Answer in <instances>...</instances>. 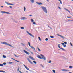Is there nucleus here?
Segmentation results:
<instances>
[{
  "instance_id": "5701e85b",
  "label": "nucleus",
  "mask_w": 73,
  "mask_h": 73,
  "mask_svg": "<svg viewBox=\"0 0 73 73\" xmlns=\"http://www.w3.org/2000/svg\"><path fill=\"white\" fill-rule=\"evenodd\" d=\"M40 65L41 66V67H42V68H44V65L42 64H40Z\"/></svg>"
},
{
  "instance_id": "c9c22d12",
  "label": "nucleus",
  "mask_w": 73,
  "mask_h": 73,
  "mask_svg": "<svg viewBox=\"0 0 73 73\" xmlns=\"http://www.w3.org/2000/svg\"><path fill=\"white\" fill-rule=\"evenodd\" d=\"M18 72H21V71L19 70V68H18L17 70Z\"/></svg>"
},
{
  "instance_id": "58836bf2",
  "label": "nucleus",
  "mask_w": 73,
  "mask_h": 73,
  "mask_svg": "<svg viewBox=\"0 0 73 73\" xmlns=\"http://www.w3.org/2000/svg\"><path fill=\"white\" fill-rule=\"evenodd\" d=\"M3 66V64H0V66Z\"/></svg>"
},
{
  "instance_id": "de8ad7c7",
  "label": "nucleus",
  "mask_w": 73,
  "mask_h": 73,
  "mask_svg": "<svg viewBox=\"0 0 73 73\" xmlns=\"http://www.w3.org/2000/svg\"><path fill=\"white\" fill-rule=\"evenodd\" d=\"M58 8H59V9H60V10H61V7H58Z\"/></svg>"
},
{
  "instance_id": "ea45409f",
  "label": "nucleus",
  "mask_w": 73,
  "mask_h": 73,
  "mask_svg": "<svg viewBox=\"0 0 73 73\" xmlns=\"http://www.w3.org/2000/svg\"><path fill=\"white\" fill-rule=\"evenodd\" d=\"M33 24H34V25H36V23H35V22H33Z\"/></svg>"
},
{
  "instance_id": "052dcab7",
  "label": "nucleus",
  "mask_w": 73,
  "mask_h": 73,
  "mask_svg": "<svg viewBox=\"0 0 73 73\" xmlns=\"http://www.w3.org/2000/svg\"><path fill=\"white\" fill-rule=\"evenodd\" d=\"M48 1H49L48 0Z\"/></svg>"
},
{
  "instance_id": "c03bdc74",
  "label": "nucleus",
  "mask_w": 73,
  "mask_h": 73,
  "mask_svg": "<svg viewBox=\"0 0 73 73\" xmlns=\"http://www.w3.org/2000/svg\"><path fill=\"white\" fill-rule=\"evenodd\" d=\"M1 72H3V73H5V72L4 71L1 70Z\"/></svg>"
},
{
  "instance_id": "7c9ffc66",
  "label": "nucleus",
  "mask_w": 73,
  "mask_h": 73,
  "mask_svg": "<svg viewBox=\"0 0 73 73\" xmlns=\"http://www.w3.org/2000/svg\"><path fill=\"white\" fill-rule=\"evenodd\" d=\"M13 60H15V61H16L17 62H20L19 61H18L17 60L15 59H13Z\"/></svg>"
},
{
  "instance_id": "37998d69",
  "label": "nucleus",
  "mask_w": 73,
  "mask_h": 73,
  "mask_svg": "<svg viewBox=\"0 0 73 73\" xmlns=\"http://www.w3.org/2000/svg\"><path fill=\"white\" fill-rule=\"evenodd\" d=\"M59 1H60V4H62V2H61V1L60 0Z\"/></svg>"
},
{
  "instance_id": "6e6d98bb",
  "label": "nucleus",
  "mask_w": 73,
  "mask_h": 73,
  "mask_svg": "<svg viewBox=\"0 0 73 73\" xmlns=\"http://www.w3.org/2000/svg\"><path fill=\"white\" fill-rule=\"evenodd\" d=\"M26 72H27V73H28V71H26Z\"/></svg>"
},
{
  "instance_id": "9d476101",
  "label": "nucleus",
  "mask_w": 73,
  "mask_h": 73,
  "mask_svg": "<svg viewBox=\"0 0 73 73\" xmlns=\"http://www.w3.org/2000/svg\"><path fill=\"white\" fill-rule=\"evenodd\" d=\"M23 52L25 53H26V54H27L28 55H29V53L27 51H25V50H23Z\"/></svg>"
},
{
  "instance_id": "a19ab883",
  "label": "nucleus",
  "mask_w": 73,
  "mask_h": 73,
  "mask_svg": "<svg viewBox=\"0 0 73 73\" xmlns=\"http://www.w3.org/2000/svg\"><path fill=\"white\" fill-rule=\"evenodd\" d=\"M69 68H73V66H69Z\"/></svg>"
},
{
  "instance_id": "2eb2a0df",
  "label": "nucleus",
  "mask_w": 73,
  "mask_h": 73,
  "mask_svg": "<svg viewBox=\"0 0 73 73\" xmlns=\"http://www.w3.org/2000/svg\"><path fill=\"white\" fill-rule=\"evenodd\" d=\"M21 20H27V18L25 17H22L21 18Z\"/></svg>"
},
{
  "instance_id": "393cba45",
  "label": "nucleus",
  "mask_w": 73,
  "mask_h": 73,
  "mask_svg": "<svg viewBox=\"0 0 73 73\" xmlns=\"http://www.w3.org/2000/svg\"><path fill=\"white\" fill-rule=\"evenodd\" d=\"M13 62H9V64H13Z\"/></svg>"
},
{
  "instance_id": "f8f14e48",
  "label": "nucleus",
  "mask_w": 73,
  "mask_h": 73,
  "mask_svg": "<svg viewBox=\"0 0 73 73\" xmlns=\"http://www.w3.org/2000/svg\"><path fill=\"white\" fill-rule=\"evenodd\" d=\"M61 70H62V71H63V72H67L69 71V70L65 69H62Z\"/></svg>"
},
{
  "instance_id": "cd10ccee",
  "label": "nucleus",
  "mask_w": 73,
  "mask_h": 73,
  "mask_svg": "<svg viewBox=\"0 0 73 73\" xmlns=\"http://www.w3.org/2000/svg\"><path fill=\"white\" fill-rule=\"evenodd\" d=\"M50 37L51 38H54V36H50Z\"/></svg>"
},
{
  "instance_id": "f03ea898",
  "label": "nucleus",
  "mask_w": 73,
  "mask_h": 73,
  "mask_svg": "<svg viewBox=\"0 0 73 73\" xmlns=\"http://www.w3.org/2000/svg\"><path fill=\"white\" fill-rule=\"evenodd\" d=\"M41 7L45 13H48V10H47L46 7L44 6H41Z\"/></svg>"
},
{
  "instance_id": "f257e3e1",
  "label": "nucleus",
  "mask_w": 73,
  "mask_h": 73,
  "mask_svg": "<svg viewBox=\"0 0 73 73\" xmlns=\"http://www.w3.org/2000/svg\"><path fill=\"white\" fill-rule=\"evenodd\" d=\"M40 56L38 55H37V57L40 59H41V60H42L43 59L44 60V61H46V58L42 54H41Z\"/></svg>"
},
{
  "instance_id": "09e8293b",
  "label": "nucleus",
  "mask_w": 73,
  "mask_h": 73,
  "mask_svg": "<svg viewBox=\"0 0 73 73\" xmlns=\"http://www.w3.org/2000/svg\"><path fill=\"white\" fill-rule=\"evenodd\" d=\"M69 21H73V19L69 20Z\"/></svg>"
},
{
  "instance_id": "9b49d317",
  "label": "nucleus",
  "mask_w": 73,
  "mask_h": 73,
  "mask_svg": "<svg viewBox=\"0 0 73 73\" xmlns=\"http://www.w3.org/2000/svg\"><path fill=\"white\" fill-rule=\"evenodd\" d=\"M27 58L28 61L29 62V63H30V64H33L32 62H31V60H30V59H29V58Z\"/></svg>"
},
{
  "instance_id": "473e14b6",
  "label": "nucleus",
  "mask_w": 73,
  "mask_h": 73,
  "mask_svg": "<svg viewBox=\"0 0 73 73\" xmlns=\"http://www.w3.org/2000/svg\"><path fill=\"white\" fill-rule=\"evenodd\" d=\"M67 18H68V19H69L70 18H72V16H70V17L67 16Z\"/></svg>"
},
{
  "instance_id": "a18cd8bd",
  "label": "nucleus",
  "mask_w": 73,
  "mask_h": 73,
  "mask_svg": "<svg viewBox=\"0 0 73 73\" xmlns=\"http://www.w3.org/2000/svg\"><path fill=\"white\" fill-rule=\"evenodd\" d=\"M14 56H15L16 57H17H17H18V56H17V55H16V54H14Z\"/></svg>"
},
{
  "instance_id": "412c9836",
  "label": "nucleus",
  "mask_w": 73,
  "mask_h": 73,
  "mask_svg": "<svg viewBox=\"0 0 73 73\" xmlns=\"http://www.w3.org/2000/svg\"><path fill=\"white\" fill-rule=\"evenodd\" d=\"M24 11L25 12L26 11V7H24Z\"/></svg>"
},
{
  "instance_id": "6ab92c4d",
  "label": "nucleus",
  "mask_w": 73,
  "mask_h": 73,
  "mask_svg": "<svg viewBox=\"0 0 73 73\" xmlns=\"http://www.w3.org/2000/svg\"><path fill=\"white\" fill-rule=\"evenodd\" d=\"M64 9H65V10H66V11H68V12H69V13H70V11H69V10L65 8Z\"/></svg>"
},
{
  "instance_id": "0eeeda50",
  "label": "nucleus",
  "mask_w": 73,
  "mask_h": 73,
  "mask_svg": "<svg viewBox=\"0 0 73 73\" xmlns=\"http://www.w3.org/2000/svg\"><path fill=\"white\" fill-rule=\"evenodd\" d=\"M28 44L29 46H30L31 48H32V49H33L35 51V48L32 46H31V44H30V42H28Z\"/></svg>"
},
{
  "instance_id": "49530a36",
  "label": "nucleus",
  "mask_w": 73,
  "mask_h": 73,
  "mask_svg": "<svg viewBox=\"0 0 73 73\" xmlns=\"http://www.w3.org/2000/svg\"><path fill=\"white\" fill-rule=\"evenodd\" d=\"M60 49H62V50H65V49L64 48H61Z\"/></svg>"
},
{
  "instance_id": "f3484780",
  "label": "nucleus",
  "mask_w": 73,
  "mask_h": 73,
  "mask_svg": "<svg viewBox=\"0 0 73 73\" xmlns=\"http://www.w3.org/2000/svg\"><path fill=\"white\" fill-rule=\"evenodd\" d=\"M24 66L25 67V68H26V69H27V70H29V71H30V70L29 69V68H28L25 65H24Z\"/></svg>"
},
{
  "instance_id": "603ef678",
  "label": "nucleus",
  "mask_w": 73,
  "mask_h": 73,
  "mask_svg": "<svg viewBox=\"0 0 73 73\" xmlns=\"http://www.w3.org/2000/svg\"><path fill=\"white\" fill-rule=\"evenodd\" d=\"M1 8H3V7H4V6H1Z\"/></svg>"
},
{
  "instance_id": "13d9d810",
  "label": "nucleus",
  "mask_w": 73,
  "mask_h": 73,
  "mask_svg": "<svg viewBox=\"0 0 73 73\" xmlns=\"http://www.w3.org/2000/svg\"><path fill=\"white\" fill-rule=\"evenodd\" d=\"M71 0V1H73V0Z\"/></svg>"
},
{
  "instance_id": "5fc2aeb1",
  "label": "nucleus",
  "mask_w": 73,
  "mask_h": 73,
  "mask_svg": "<svg viewBox=\"0 0 73 73\" xmlns=\"http://www.w3.org/2000/svg\"><path fill=\"white\" fill-rule=\"evenodd\" d=\"M29 16H32V15H30Z\"/></svg>"
},
{
  "instance_id": "6e6552de",
  "label": "nucleus",
  "mask_w": 73,
  "mask_h": 73,
  "mask_svg": "<svg viewBox=\"0 0 73 73\" xmlns=\"http://www.w3.org/2000/svg\"><path fill=\"white\" fill-rule=\"evenodd\" d=\"M5 3L8 5H14V4L9 3L7 1H5Z\"/></svg>"
},
{
  "instance_id": "20e7f679",
  "label": "nucleus",
  "mask_w": 73,
  "mask_h": 73,
  "mask_svg": "<svg viewBox=\"0 0 73 73\" xmlns=\"http://www.w3.org/2000/svg\"><path fill=\"white\" fill-rule=\"evenodd\" d=\"M26 33H27V34H28V35H29L31 37H33V38H35V36H34V35H33L32 34L29 33V32L28 31H27Z\"/></svg>"
},
{
  "instance_id": "864d4df0",
  "label": "nucleus",
  "mask_w": 73,
  "mask_h": 73,
  "mask_svg": "<svg viewBox=\"0 0 73 73\" xmlns=\"http://www.w3.org/2000/svg\"><path fill=\"white\" fill-rule=\"evenodd\" d=\"M15 23H17V21H15Z\"/></svg>"
},
{
  "instance_id": "b1692460",
  "label": "nucleus",
  "mask_w": 73,
  "mask_h": 73,
  "mask_svg": "<svg viewBox=\"0 0 73 73\" xmlns=\"http://www.w3.org/2000/svg\"><path fill=\"white\" fill-rule=\"evenodd\" d=\"M3 58H6L7 57L6 56L4 55H3Z\"/></svg>"
},
{
  "instance_id": "c756f323",
  "label": "nucleus",
  "mask_w": 73,
  "mask_h": 73,
  "mask_svg": "<svg viewBox=\"0 0 73 73\" xmlns=\"http://www.w3.org/2000/svg\"><path fill=\"white\" fill-rule=\"evenodd\" d=\"M31 22H32V23L34 22V20H33V19H31Z\"/></svg>"
},
{
  "instance_id": "423d86ee",
  "label": "nucleus",
  "mask_w": 73,
  "mask_h": 73,
  "mask_svg": "<svg viewBox=\"0 0 73 73\" xmlns=\"http://www.w3.org/2000/svg\"><path fill=\"white\" fill-rule=\"evenodd\" d=\"M58 36H59V37H60L61 38H62V39H65V37H64V36H62L61 35H60L59 34H57L56 35Z\"/></svg>"
},
{
  "instance_id": "f704fd0d",
  "label": "nucleus",
  "mask_w": 73,
  "mask_h": 73,
  "mask_svg": "<svg viewBox=\"0 0 73 73\" xmlns=\"http://www.w3.org/2000/svg\"><path fill=\"white\" fill-rule=\"evenodd\" d=\"M52 72H53L54 73H56V71L54 70H52Z\"/></svg>"
},
{
  "instance_id": "72a5a7b5",
  "label": "nucleus",
  "mask_w": 73,
  "mask_h": 73,
  "mask_svg": "<svg viewBox=\"0 0 73 73\" xmlns=\"http://www.w3.org/2000/svg\"><path fill=\"white\" fill-rule=\"evenodd\" d=\"M48 62L49 64H50V63H51V62H52V61L49 60L48 61Z\"/></svg>"
},
{
  "instance_id": "1a4fd4ad",
  "label": "nucleus",
  "mask_w": 73,
  "mask_h": 73,
  "mask_svg": "<svg viewBox=\"0 0 73 73\" xmlns=\"http://www.w3.org/2000/svg\"><path fill=\"white\" fill-rule=\"evenodd\" d=\"M1 13H6L7 14H11L10 13L5 11H1Z\"/></svg>"
},
{
  "instance_id": "a211bd4d",
  "label": "nucleus",
  "mask_w": 73,
  "mask_h": 73,
  "mask_svg": "<svg viewBox=\"0 0 73 73\" xmlns=\"http://www.w3.org/2000/svg\"><path fill=\"white\" fill-rule=\"evenodd\" d=\"M30 2L31 3H35V0H30Z\"/></svg>"
},
{
  "instance_id": "4d7b16f0",
  "label": "nucleus",
  "mask_w": 73,
  "mask_h": 73,
  "mask_svg": "<svg viewBox=\"0 0 73 73\" xmlns=\"http://www.w3.org/2000/svg\"><path fill=\"white\" fill-rule=\"evenodd\" d=\"M58 0V1H61L60 0Z\"/></svg>"
},
{
  "instance_id": "4be33fe9",
  "label": "nucleus",
  "mask_w": 73,
  "mask_h": 73,
  "mask_svg": "<svg viewBox=\"0 0 73 73\" xmlns=\"http://www.w3.org/2000/svg\"><path fill=\"white\" fill-rule=\"evenodd\" d=\"M37 49L39 52H41V50L38 47H37Z\"/></svg>"
},
{
  "instance_id": "c85d7f7f",
  "label": "nucleus",
  "mask_w": 73,
  "mask_h": 73,
  "mask_svg": "<svg viewBox=\"0 0 73 73\" xmlns=\"http://www.w3.org/2000/svg\"><path fill=\"white\" fill-rule=\"evenodd\" d=\"M58 47L59 49H61V48L60 47V44H58Z\"/></svg>"
},
{
  "instance_id": "bb28decb",
  "label": "nucleus",
  "mask_w": 73,
  "mask_h": 73,
  "mask_svg": "<svg viewBox=\"0 0 73 73\" xmlns=\"http://www.w3.org/2000/svg\"><path fill=\"white\" fill-rule=\"evenodd\" d=\"M20 28L21 29H24V27H21Z\"/></svg>"
},
{
  "instance_id": "bf43d9fd",
  "label": "nucleus",
  "mask_w": 73,
  "mask_h": 73,
  "mask_svg": "<svg viewBox=\"0 0 73 73\" xmlns=\"http://www.w3.org/2000/svg\"><path fill=\"white\" fill-rule=\"evenodd\" d=\"M1 72V71H0V72Z\"/></svg>"
},
{
  "instance_id": "aec40b11",
  "label": "nucleus",
  "mask_w": 73,
  "mask_h": 73,
  "mask_svg": "<svg viewBox=\"0 0 73 73\" xmlns=\"http://www.w3.org/2000/svg\"><path fill=\"white\" fill-rule=\"evenodd\" d=\"M21 45H22V46H25V44L24 43H21Z\"/></svg>"
},
{
  "instance_id": "79ce46f5",
  "label": "nucleus",
  "mask_w": 73,
  "mask_h": 73,
  "mask_svg": "<svg viewBox=\"0 0 73 73\" xmlns=\"http://www.w3.org/2000/svg\"><path fill=\"white\" fill-rule=\"evenodd\" d=\"M70 45H71V46H73V45L72 44V43L71 42H70Z\"/></svg>"
},
{
  "instance_id": "a878e982",
  "label": "nucleus",
  "mask_w": 73,
  "mask_h": 73,
  "mask_svg": "<svg viewBox=\"0 0 73 73\" xmlns=\"http://www.w3.org/2000/svg\"><path fill=\"white\" fill-rule=\"evenodd\" d=\"M38 38L40 41H41V38H40V37H38Z\"/></svg>"
},
{
  "instance_id": "7ed1b4c3",
  "label": "nucleus",
  "mask_w": 73,
  "mask_h": 73,
  "mask_svg": "<svg viewBox=\"0 0 73 73\" xmlns=\"http://www.w3.org/2000/svg\"><path fill=\"white\" fill-rule=\"evenodd\" d=\"M1 43L2 44H4V45H8V46H10V47H12V48H13V46H12V45H11L10 44L8 43L7 42H1Z\"/></svg>"
},
{
  "instance_id": "2f4dec72",
  "label": "nucleus",
  "mask_w": 73,
  "mask_h": 73,
  "mask_svg": "<svg viewBox=\"0 0 73 73\" xmlns=\"http://www.w3.org/2000/svg\"><path fill=\"white\" fill-rule=\"evenodd\" d=\"M33 63H34V64H37V62L35 61H33Z\"/></svg>"
},
{
  "instance_id": "e433bc0d",
  "label": "nucleus",
  "mask_w": 73,
  "mask_h": 73,
  "mask_svg": "<svg viewBox=\"0 0 73 73\" xmlns=\"http://www.w3.org/2000/svg\"><path fill=\"white\" fill-rule=\"evenodd\" d=\"M45 40L46 41H48V38H46L45 39Z\"/></svg>"
},
{
  "instance_id": "ddd939ff",
  "label": "nucleus",
  "mask_w": 73,
  "mask_h": 73,
  "mask_svg": "<svg viewBox=\"0 0 73 73\" xmlns=\"http://www.w3.org/2000/svg\"><path fill=\"white\" fill-rule=\"evenodd\" d=\"M36 4H38V5H42V4H43V3H42L41 2H36Z\"/></svg>"
},
{
  "instance_id": "3c124183",
  "label": "nucleus",
  "mask_w": 73,
  "mask_h": 73,
  "mask_svg": "<svg viewBox=\"0 0 73 73\" xmlns=\"http://www.w3.org/2000/svg\"><path fill=\"white\" fill-rule=\"evenodd\" d=\"M48 27H49L50 28V29H52V28H51V27H49V26H48Z\"/></svg>"
},
{
  "instance_id": "4468645a",
  "label": "nucleus",
  "mask_w": 73,
  "mask_h": 73,
  "mask_svg": "<svg viewBox=\"0 0 73 73\" xmlns=\"http://www.w3.org/2000/svg\"><path fill=\"white\" fill-rule=\"evenodd\" d=\"M25 48V49H26V50H27L28 51H29V52H30V53H31V54H33V52H31L30 50H29L28 49V48Z\"/></svg>"
},
{
  "instance_id": "4c0bfd02",
  "label": "nucleus",
  "mask_w": 73,
  "mask_h": 73,
  "mask_svg": "<svg viewBox=\"0 0 73 73\" xmlns=\"http://www.w3.org/2000/svg\"><path fill=\"white\" fill-rule=\"evenodd\" d=\"M3 65H7V63L5 62L4 63H3Z\"/></svg>"
},
{
  "instance_id": "680f3d73",
  "label": "nucleus",
  "mask_w": 73,
  "mask_h": 73,
  "mask_svg": "<svg viewBox=\"0 0 73 73\" xmlns=\"http://www.w3.org/2000/svg\"><path fill=\"white\" fill-rule=\"evenodd\" d=\"M12 59L13 60V58H12Z\"/></svg>"
},
{
  "instance_id": "8fccbe9b",
  "label": "nucleus",
  "mask_w": 73,
  "mask_h": 73,
  "mask_svg": "<svg viewBox=\"0 0 73 73\" xmlns=\"http://www.w3.org/2000/svg\"><path fill=\"white\" fill-rule=\"evenodd\" d=\"M9 7L10 8H12V7L11 6H10Z\"/></svg>"
},
{
  "instance_id": "39448f33",
  "label": "nucleus",
  "mask_w": 73,
  "mask_h": 73,
  "mask_svg": "<svg viewBox=\"0 0 73 73\" xmlns=\"http://www.w3.org/2000/svg\"><path fill=\"white\" fill-rule=\"evenodd\" d=\"M61 44L63 45V47L65 48L66 46V45H67V42H64V43H61Z\"/></svg>"
},
{
  "instance_id": "dca6fc26",
  "label": "nucleus",
  "mask_w": 73,
  "mask_h": 73,
  "mask_svg": "<svg viewBox=\"0 0 73 73\" xmlns=\"http://www.w3.org/2000/svg\"><path fill=\"white\" fill-rule=\"evenodd\" d=\"M29 58H30V59H31V60H33V61H35V59L33 58L31 56H30L29 57Z\"/></svg>"
}]
</instances>
